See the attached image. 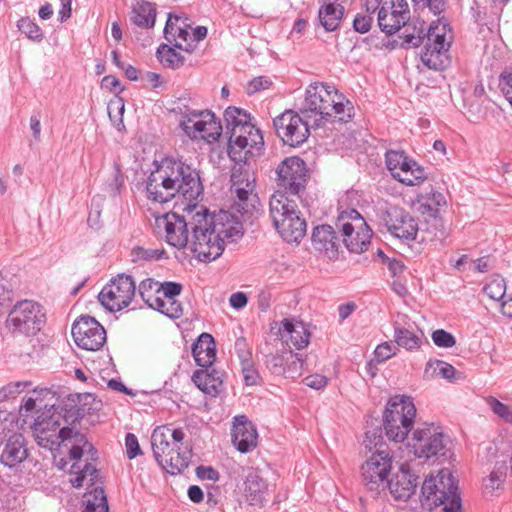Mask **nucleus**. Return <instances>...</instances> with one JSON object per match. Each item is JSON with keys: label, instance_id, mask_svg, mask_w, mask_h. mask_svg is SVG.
Wrapping results in <instances>:
<instances>
[{"label": "nucleus", "instance_id": "obj_1", "mask_svg": "<svg viewBox=\"0 0 512 512\" xmlns=\"http://www.w3.org/2000/svg\"><path fill=\"white\" fill-rule=\"evenodd\" d=\"M146 198L164 204L174 198H183L188 207H195L203 193L199 172L180 159L165 157L153 162V169L145 180Z\"/></svg>", "mask_w": 512, "mask_h": 512}, {"label": "nucleus", "instance_id": "obj_2", "mask_svg": "<svg viewBox=\"0 0 512 512\" xmlns=\"http://www.w3.org/2000/svg\"><path fill=\"white\" fill-rule=\"evenodd\" d=\"M243 234V225L233 214L224 210L209 214L201 206L194 212L187 248L196 259L208 263L222 255L226 243L236 242Z\"/></svg>", "mask_w": 512, "mask_h": 512}, {"label": "nucleus", "instance_id": "obj_3", "mask_svg": "<svg viewBox=\"0 0 512 512\" xmlns=\"http://www.w3.org/2000/svg\"><path fill=\"white\" fill-rule=\"evenodd\" d=\"M424 21L416 20L406 23L403 32V42L400 47L408 49L419 47L424 40V50L420 55L422 63L434 71L443 70L448 61V51L451 47L452 36L450 25L446 18L440 17L433 21L425 32Z\"/></svg>", "mask_w": 512, "mask_h": 512}, {"label": "nucleus", "instance_id": "obj_4", "mask_svg": "<svg viewBox=\"0 0 512 512\" xmlns=\"http://www.w3.org/2000/svg\"><path fill=\"white\" fill-rule=\"evenodd\" d=\"M421 503L429 509L443 506L444 512H462L460 494L450 470L442 469L436 477L425 479L421 487Z\"/></svg>", "mask_w": 512, "mask_h": 512}, {"label": "nucleus", "instance_id": "obj_5", "mask_svg": "<svg viewBox=\"0 0 512 512\" xmlns=\"http://www.w3.org/2000/svg\"><path fill=\"white\" fill-rule=\"evenodd\" d=\"M416 416V408L408 396L392 397L383 414V428L390 441L402 442L410 432Z\"/></svg>", "mask_w": 512, "mask_h": 512}, {"label": "nucleus", "instance_id": "obj_6", "mask_svg": "<svg viewBox=\"0 0 512 512\" xmlns=\"http://www.w3.org/2000/svg\"><path fill=\"white\" fill-rule=\"evenodd\" d=\"M151 444L157 462L164 468H169L172 475L183 472L189 466L192 456L191 448L185 446L184 450H181V447L176 449L163 427L153 431Z\"/></svg>", "mask_w": 512, "mask_h": 512}, {"label": "nucleus", "instance_id": "obj_7", "mask_svg": "<svg viewBox=\"0 0 512 512\" xmlns=\"http://www.w3.org/2000/svg\"><path fill=\"white\" fill-rule=\"evenodd\" d=\"M46 321L42 306L31 300L18 302L9 312L7 325L14 333L31 336L37 334Z\"/></svg>", "mask_w": 512, "mask_h": 512}, {"label": "nucleus", "instance_id": "obj_8", "mask_svg": "<svg viewBox=\"0 0 512 512\" xmlns=\"http://www.w3.org/2000/svg\"><path fill=\"white\" fill-rule=\"evenodd\" d=\"M447 443L448 438L445 437L440 427L425 423L413 432L411 443L408 445L413 449L416 457L431 459L445 457Z\"/></svg>", "mask_w": 512, "mask_h": 512}, {"label": "nucleus", "instance_id": "obj_9", "mask_svg": "<svg viewBox=\"0 0 512 512\" xmlns=\"http://www.w3.org/2000/svg\"><path fill=\"white\" fill-rule=\"evenodd\" d=\"M198 202L195 203V207L189 208L188 202L183 208V211L187 212V215H179L176 212H169L164 214L161 218L156 220L158 228H163L165 231L166 242L177 248H186L189 244L191 236V222L193 221V211L199 210Z\"/></svg>", "mask_w": 512, "mask_h": 512}, {"label": "nucleus", "instance_id": "obj_10", "mask_svg": "<svg viewBox=\"0 0 512 512\" xmlns=\"http://www.w3.org/2000/svg\"><path fill=\"white\" fill-rule=\"evenodd\" d=\"M136 293V284L130 275L119 274L111 279L98 294L101 305L110 312H118L130 305Z\"/></svg>", "mask_w": 512, "mask_h": 512}, {"label": "nucleus", "instance_id": "obj_11", "mask_svg": "<svg viewBox=\"0 0 512 512\" xmlns=\"http://www.w3.org/2000/svg\"><path fill=\"white\" fill-rule=\"evenodd\" d=\"M276 174L277 185L281 191L301 198L309 179V171L304 160L297 156L287 157L278 165Z\"/></svg>", "mask_w": 512, "mask_h": 512}, {"label": "nucleus", "instance_id": "obj_12", "mask_svg": "<svg viewBox=\"0 0 512 512\" xmlns=\"http://www.w3.org/2000/svg\"><path fill=\"white\" fill-rule=\"evenodd\" d=\"M392 469V457L387 451H377L362 465V483L371 494L377 497L386 489L388 475Z\"/></svg>", "mask_w": 512, "mask_h": 512}, {"label": "nucleus", "instance_id": "obj_13", "mask_svg": "<svg viewBox=\"0 0 512 512\" xmlns=\"http://www.w3.org/2000/svg\"><path fill=\"white\" fill-rule=\"evenodd\" d=\"M335 87L325 85L322 83H315L308 87L303 104L300 108V113L305 118H311L314 115H319L320 118L315 120V125L320 126L322 121H329L332 118L331 103H334L332 98Z\"/></svg>", "mask_w": 512, "mask_h": 512}, {"label": "nucleus", "instance_id": "obj_14", "mask_svg": "<svg viewBox=\"0 0 512 512\" xmlns=\"http://www.w3.org/2000/svg\"><path fill=\"white\" fill-rule=\"evenodd\" d=\"M264 145L263 135L251 120L238 130L231 132L228 138V154L235 162H246L253 149L260 150Z\"/></svg>", "mask_w": 512, "mask_h": 512}, {"label": "nucleus", "instance_id": "obj_15", "mask_svg": "<svg viewBox=\"0 0 512 512\" xmlns=\"http://www.w3.org/2000/svg\"><path fill=\"white\" fill-rule=\"evenodd\" d=\"M273 127L282 142L291 147L301 146L310 135L307 121L293 110H285L275 117Z\"/></svg>", "mask_w": 512, "mask_h": 512}, {"label": "nucleus", "instance_id": "obj_16", "mask_svg": "<svg viewBox=\"0 0 512 512\" xmlns=\"http://www.w3.org/2000/svg\"><path fill=\"white\" fill-rule=\"evenodd\" d=\"M385 162L393 178L407 186L419 185L427 178L424 168L404 151L388 150Z\"/></svg>", "mask_w": 512, "mask_h": 512}, {"label": "nucleus", "instance_id": "obj_17", "mask_svg": "<svg viewBox=\"0 0 512 512\" xmlns=\"http://www.w3.org/2000/svg\"><path fill=\"white\" fill-rule=\"evenodd\" d=\"M60 418L61 412L53 413L34 424L36 441L41 447L55 450L62 444L68 445L75 431L70 427H60Z\"/></svg>", "mask_w": 512, "mask_h": 512}, {"label": "nucleus", "instance_id": "obj_18", "mask_svg": "<svg viewBox=\"0 0 512 512\" xmlns=\"http://www.w3.org/2000/svg\"><path fill=\"white\" fill-rule=\"evenodd\" d=\"M254 180H249L247 173L234 168L231 174V192L235 194L232 209L241 215H251L257 210L260 202L254 193Z\"/></svg>", "mask_w": 512, "mask_h": 512}, {"label": "nucleus", "instance_id": "obj_19", "mask_svg": "<svg viewBox=\"0 0 512 512\" xmlns=\"http://www.w3.org/2000/svg\"><path fill=\"white\" fill-rule=\"evenodd\" d=\"M71 333L76 345L88 351H97L106 342L104 327L88 315H82L74 321Z\"/></svg>", "mask_w": 512, "mask_h": 512}, {"label": "nucleus", "instance_id": "obj_20", "mask_svg": "<svg viewBox=\"0 0 512 512\" xmlns=\"http://www.w3.org/2000/svg\"><path fill=\"white\" fill-rule=\"evenodd\" d=\"M381 219L391 235L405 241L416 240L418 222L404 208L390 205L382 212Z\"/></svg>", "mask_w": 512, "mask_h": 512}, {"label": "nucleus", "instance_id": "obj_21", "mask_svg": "<svg viewBox=\"0 0 512 512\" xmlns=\"http://www.w3.org/2000/svg\"><path fill=\"white\" fill-rule=\"evenodd\" d=\"M244 496L251 506L262 507L268 502L270 496V486L267 480L262 476L261 471L255 468L243 469Z\"/></svg>", "mask_w": 512, "mask_h": 512}, {"label": "nucleus", "instance_id": "obj_22", "mask_svg": "<svg viewBox=\"0 0 512 512\" xmlns=\"http://www.w3.org/2000/svg\"><path fill=\"white\" fill-rule=\"evenodd\" d=\"M231 435L232 443L241 453H247L257 446L256 427L244 415L235 417Z\"/></svg>", "mask_w": 512, "mask_h": 512}, {"label": "nucleus", "instance_id": "obj_23", "mask_svg": "<svg viewBox=\"0 0 512 512\" xmlns=\"http://www.w3.org/2000/svg\"><path fill=\"white\" fill-rule=\"evenodd\" d=\"M418 477L411 473L407 464H402L398 473H396L387 483L395 500L407 501L414 493L417 487Z\"/></svg>", "mask_w": 512, "mask_h": 512}, {"label": "nucleus", "instance_id": "obj_24", "mask_svg": "<svg viewBox=\"0 0 512 512\" xmlns=\"http://www.w3.org/2000/svg\"><path fill=\"white\" fill-rule=\"evenodd\" d=\"M311 241L315 250L324 253L330 259H334L338 256V249L342 240L331 225L323 224L313 229Z\"/></svg>", "mask_w": 512, "mask_h": 512}, {"label": "nucleus", "instance_id": "obj_25", "mask_svg": "<svg viewBox=\"0 0 512 512\" xmlns=\"http://www.w3.org/2000/svg\"><path fill=\"white\" fill-rule=\"evenodd\" d=\"M300 198L293 197L290 193L278 190L270 198L269 209L273 224H277L298 212L297 200Z\"/></svg>", "mask_w": 512, "mask_h": 512}, {"label": "nucleus", "instance_id": "obj_26", "mask_svg": "<svg viewBox=\"0 0 512 512\" xmlns=\"http://www.w3.org/2000/svg\"><path fill=\"white\" fill-rule=\"evenodd\" d=\"M279 334L286 344L300 350L305 348L310 341V332L303 322H294L292 319H284L279 328Z\"/></svg>", "mask_w": 512, "mask_h": 512}, {"label": "nucleus", "instance_id": "obj_27", "mask_svg": "<svg viewBox=\"0 0 512 512\" xmlns=\"http://www.w3.org/2000/svg\"><path fill=\"white\" fill-rule=\"evenodd\" d=\"M28 457L26 441L22 434L16 433L8 438L0 456V462L14 468Z\"/></svg>", "mask_w": 512, "mask_h": 512}, {"label": "nucleus", "instance_id": "obj_28", "mask_svg": "<svg viewBox=\"0 0 512 512\" xmlns=\"http://www.w3.org/2000/svg\"><path fill=\"white\" fill-rule=\"evenodd\" d=\"M364 226V231L355 232L354 227L351 223H343L342 224V241L346 248L352 253H361L367 250L368 245L370 244V239L372 235L371 229L364 222L362 223Z\"/></svg>", "mask_w": 512, "mask_h": 512}, {"label": "nucleus", "instance_id": "obj_29", "mask_svg": "<svg viewBox=\"0 0 512 512\" xmlns=\"http://www.w3.org/2000/svg\"><path fill=\"white\" fill-rule=\"evenodd\" d=\"M192 381L205 394L217 396L223 389V373L216 369L196 370L193 373Z\"/></svg>", "mask_w": 512, "mask_h": 512}, {"label": "nucleus", "instance_id": "obj_30", "mask_svg": "<svg viewBox=\"0 0 512 512\" xmlns=\"http://www.w3.org/2000/svg\"><path fill=\"white\" fill-rule=\"evenodd\" d=\"M274 227L288 243H299L307 231L306 221L300 212L275 224Z\"/></svg>", "mask_w": 512, "mask_h": 512}, {"label": "nucleus", "instance_id": "obj_31", "mask_svg": "<svg viewBox=\"0 0 512 512\" xmlns=\"http://www.w3.org/2000/svg\"><path fill=\"white\" fill-rule=\"evenodd\" d=\"M192 354L198 366L210 367L216 360L214 338L208 333H202L192 345Z\"/></svg>", "mask_w": 512, "mask_h": 512}, {"label": "nucleus", "instance_id": "obj_32", "mask_svg": "<svg viewBox=\"0 0 512 512\" xmlns=\"http://www.w3.org/2000/svg\"><path fill=\"white\" fill-rule=\"evenodd\" d=\"M187 18L181 16L169 14L165 28L164 37L165 39L176 48V44L183 43L187 44L190 41V28L187 24Z\"/></svg>", "mask_w": 512, "mask_h": 512}, {"label": "nucleus", "instance_id": "obj_33", "mask_svg": "<svg viewBox=\"0 0 512 512\" xmlns=\"http://www.w3.org/2000/svg\"><path fill=\"white\" fill-rule=\"evenodd\" d=\"M338 0H324L318 10V19L321 26L327 32L337 30L344 15V7L337 3Z\"/></svg>", "mask_w": 512, "mask_h": 512}, {"label": "nucleus", "instance_id": "obj_34", "mask_svg": "<svg viewBox=\"0 0 512 512\" xmlns=\"http://www.w3.org/2000/svg\"><path fill=\"white\" fill-rule=\"evenodd\" d=\"M378 27L387 35H393L398 32L402 26H405L409 19L401 14L400 11L390 9L385 5L381 6L377 12Z\"/></svg>", "mask_w": 512, "mask_h": 512}, {"label": "nucleus", "instance_id": "obj_35", "mask_svg": "<svg viewBox=\"0 0 512 512\" xmlns=\"http://www.w3.org/2000/svg\"><path fill=\"white\" fill-rule=\"evenodd\" d=\"M156 9L149 2L137 3L133 7L130 20L133 24L141 28H152L155 24Z\"/></svg>", "mask_w": 512, "mask_h": 512}, {"label": "nucleus", "instance_id": "obj_36", "mask_svg": "<svg viewBox=\"0 0 512 512\" xmlns=\"http://www.w3.org/2000/svg\"><path fill=\"white\" fill-rule=\"evenodd\" d=\"M194 111L186 109L180 121V126L190 138H198L199 135L202 137L209 122L205 117H194L192 115Z\"/></svg>", "mask_w": 512, "mask_h": 512}, {"label": "nucleus", "instance_id": "obj_37", "mask_svg": "<svg viewBox=\"0 0 512 512\" xmlns=\"http://www.w3.org/2000/svg\"><path fill=\"white\" fill-rule=\"evenodd\" d=\"M68 444L71 446L69 449L70 459L79 460L85 452L91 455V460L96 459L97 450L79 431H75Z\"/></svg>", "mask_w": 512, "mask_h": 512}, {"label": "nucleus", "instance_id": "obj_38", "mask_svg": "<svg viewBox=\"0 0 512 512\" xmlns=\"http://www.w3.org/2000/svg\"><path fill=\"white\" fill-rule=\"evenodd\" d=\"M83 512H108V501L104 489L96 487L83 496Z\"/></svg>", "mask_w": 512, "mask_h": 512}, {"label": "nucleus", "instance_id": "obj_39", "mask_svg": "<svg viewBox=\"0 0 512 512\" xmlns=\"http://www.w3.org/2000/svg\"><path fill=\"white\" fill-rule=\"evenodd\" d=\"M224 120L226 123V134L231 136V132L238 130L251 120V116L245 110L230 106L224 112Z\"/></svg>", "mask_w": 512, "mask_h": 512}, {"label": "nucleus", "instance_id": "obj_40", "mask_svg": "<svg viewBox=\"0 0 512 512\" xmlns=\"http://www.w3.org/2000/svg\"><path fill=\"white\" fill-rule=\"evenodd\" d=\"M422 336L415 334L407 328L394 326V339L398 346L405 348L406 350L419 349L422 344Z\"/></svg>", "mask_w": 512, "mask_h": 512}, {"label": "nucleus", "instance_id": "obj_41", "mask_svg": "<svg viewBox=\"0 0 512 512\" xmlns=\"http://www.w3.org/2000/svg\"><path fill=\"white\" fill-rule=\"evenodd\" d=\"M156 54L159 61L167 68L175 70L184 65V57L176 52L171 44H161Z\"/></svg>", "mask_w": 512, "mask_h": 512}, {"label": "nucleus", "instance_id": "obj_42", "mask_svg": "<svg viewBox=\"0 0 512 512\" xmlns=\"http://www.w3.org/2000/svg\"><path fill=\"white\" fill-rule=\"evenodd\" d=\"M332 98L334 100V103H331V113L332 118H338V121L340 122H347L352 117V110L353 106L351 105L349 100H346L344 95L341 93H338V91L335 89L332 95Z\"/></svg>", "mask_w": 512, "mask_h": 512}, {"label": "nucleus", "instance_id": "obj_43", "mask_svg": "<svg viewBox=\"0 0 512 512\" xmlns=\"http://www.w3.org/2000/svg\"><path fill=\"white\" fill-rule=\"evenodd\" d=\"M194 117H205L209 120L208 125L206 126L205 134L202 135V138L207 140L208 142L217 141L223 131L221 122L216 118L215 114L211 111H194L192 114Z\"/></svg>", "mask_w": 512, "mask_h": 512}, {"label": "nucleus", "instance_id": "obj_44", "mask_svg": "<svg viewBox=\"0 0 512 512\" xmlns=\"http://www.w3.org/2000/svg\"><path fill=\"white\" fill-rule=\"evenodd\" d=\"M419 203L423 209L427 210L430 215L433 216L435 224L440 223V220L435 216V214L438 212V208L445 203L442 193L433 191L431 188L430 192L419 196Z\"/></svg>", "mask_w": 512, "mask_h": 512}, {"label": "nucleus", "instance_id": "obj_45", "mask_svg": "<svg viewBox=\"0 0 512 512\" xmlns=\"http://www.w3.org/2000/svg\"><path fill=\"white\" fill-rule=\"evenodd\" d=\"M287 362L285 363V373L282 376L295 379L301 376L304 370H307L305 361L300 354H293L291 350L286 352Z\"/></svg>", "mask_w": 512, "mask_h": 512}, {"label": "nucleus", "instance_id": "obj_46", "mask_svg": "<svg viewBox=\"0 0 512 512\" xmlns=\"http://www.w3.org/2000/svg\"><path fill=\"white\" fill-rule=\"evenodd\" d=\"M17 27L21 33L33 41L40 42L44 38L41 28L28 17L21 18L17 23Z\"/></svg>", "mask_w": 512, "mask_h": 512}, {"label": "nucleus", "instance_id": "obj_47", "mask_svg": "<svg viewBox=\"0 0 512 512\" xmlns=\"http://www.w3.org/2000/svg\"><path fill=\"white\" fill-rule=\"evenodd\" d=\"M164 254V250L146 249L141 246H136L131 250V259L134 263L141 261L159 260L163 257Z\"/></svg>", "mask_w": 512, "mask_h": 512}, {"label": "nucleus", "instance_id": "obj_48", "mask_svg": "<svg viewBox=\"0 0 512 512\" xmlns=\"http://www.w3.org/2000/svg\"><path fill=\"white\" fill-rule=\"evenodd\" d=\"M415 9L428 8L435 15L440 16L448 7V0H411Z\"/></svg>", "mask_w": 512, "mask_h": 512}, {"label": "nucleus", "instance_id": "obj_49", "mask_svg": "<svg viewBox=\"0 0 512 512\" xmlns=\"http://www.w3.org/2000/svg\"><path fill=\"white\" fill-rule=\"evenodd\" d=\"M485 294L493 300H503L506 293V284L503 278H495L484 287Z\"/></svg>", "mask_w": 512, "mask_h": 512}, {"label": "nucleus", "instance_id": "obj_50", "mask_svg": "<svg viewBox=\"0 0 512 512\" xmlns=\"http://www.w3.org/2000/svg\"><path fill=\"white\" fill-rule=\"evenodd\" d=\"M207 33L208 30L205 26H197L194 29L193 34L190 35V41L187 42V44H176V48L188 53H192L196 49L197 43L206 38Z\"/></svg>", "mask_w": 512, "mask_h": 512}, {"label": "nucleus", "instance_id": "obj_51", "mask_svg": "<svg viewBox=\"0 0 512 512\" xmlns=\"http://www.w3.org/2000/svg\"><path fill=\"white\" fill-rule=\"evenodd\" d=\"M286 362V352H284L283 354L267 355L265 360L266 367L274 375H282L283 373H285Z\"/></svg>", "mask_w": 512, "mask_h": 512}, {"label": "nucleus", "instance_id": "obj_52", "mask_svg": "<svg viewBox=\"0 0 512 512\" xmlns=\"http://www.w3.org/2000/svg\"><path fill=\"white\" fill-rule=\"evenodd\" d=\"M30 385L31 382L28 381H17L7 384L0 389V401H6L10 398H14Z\"/></svg>", "mask_w": 512, "mask_h": 512}, {"label": "nucleus", "instance_id": "obj_53", "mask_svg": "<svg viewBox=\"0 0 512 512\" xmlns=\"http://www.w3.org/2000/svg\"><path fill=\"white\" fill-rule=\"evenodd\" d=\"M235 351L240 360V365H248L250 362H253L251 349L244 337L236 339Z\"/></svg>", "mask_w": 512, "mask_h": 512}, {"label": "nucleus", "instance_id": "obj_54", "mask_svg": "<svg viewBox=\"0 0 512 512\" xmlns=\"http://www.w3.org/2000/svg\"><path fill=\"white\" fill-rule=\"evenodd\" d=\"M434 344L441 348H451L456 344L455 337L444 329H437L432 333Z\"/></svg>", "mask_w": 512, "mask_h": 512}, {"label": "nucleus", "instance_id": "obj_55", "mask_svg": "<svg viewBox=\"0 0 512 512\" xmlns=\"http://www.w3.org/2000/svg\"><path fill=\"white\" fill-rule=\"evenodd\" d=\"M433 365H435L434 372L440 377L449 381L454 378L456 369L451 364L441 360L430 361L427 364L428 367H432Z\"/></svg>", "mask_w": 512, "mask_h": 512}, {"label": "nucleus", "instance_id": "obj_56", "mask_svg": "<svg viewBox=\"0 0 512 512\" xmlns=\"http://www.w3.org/2000/svg\"><path fill=\"white\" fill-rule=\"evenodd\" d=\"M273 82L268 76H258L248 82L246 92L248 95H253L261 90L269 89Z\"/></svg>", "mask_w": 512, "mask_h": 512}, {"label": "nucleus", "instance_id": "obj_57", "mask_svg": "<svg viewBox=\"0 0 512 512\" xmlns=\"http://www.w3.org/2000/svg\"><path fill=\"white\" fill-rule=\"evenodd\" d=\"M182 285L177 282H164L160 283L159 288L156 289L157 294H162L165 299H172L180 295Z\"/></svg>", "mask_w": 512, "mask_h": 512}, {"label": "nucleus", "instance_id": "obj_58", "mask_svg": "<svg viewBox=\"0 0 512 512\" xmlns=\"http://www.w3.org/2000/svg\"><path fill=\"white\" fill-rule=\"evenodd\" d=\"M374 21V17L369 14L358 13L353 20V28L356 32L364 34L367 33Z\"/></svg>", "mask_w": 512, "mask_h": 512}, {"label": "nucleus", "instance_id": "obj_59", "mask_svg": "<svg viewBox=\"0 0 512 512\" xmlns=\"http://www.w3.org/2000/svg\"><path fill=\"white\" fill-rule=\"evenodd\" d=\"M396 349L397 348L392 344V342L379 344L374 351L375 360L378 363H382L390 359L396 354Z\"/></svg>", "mask_w": 512, "mask_h": 512}, {"label": "nucleus", "instance_id": "obj_60", "mask_svg": "<svg viewBox=\"0 0 512 512\" xmlns=\"http://www.w3.org/2000/svg\"><path fill=\"white\" fill-rule=\"evenodd\" d=\"M125 447H126L127 457L129 459H134L138 455L142 454L141 448L138 443V439L133 433L126 434Z\"/></svg>", "mask_w": 512, "mask_h": 512}, {"label": "nucleus", "instance_id": "obj_61", "mask_svg": "<svg viewBox=\"0 0 512 512\" xmlns=\"http://www.w3.org/2000/svg\"><path fill=\"white\" fill-rule=\"evenodd\" d=\"M244 382L248 386L257 385L260 379L258 371L254 367V361L248 365H241Z\"/></svg>", "mask_w": 512, "mask_h": 512}, {"label": "nucleus", "instance_id": "obj_62", "mask_svg": "<svg viewBox=\"0 0 512 512\" xmlns=\"http://www.w3.org/2000/svg\"><path fill=\"white\" fill-rule=\"evenodd\" d=\"M124 184V177L120 171L119 165L114 166L112 180L108 183V191L111 195L116 196L120 193V189Z\"/></svg>", "mask_w": 512, "mask_h": 512}, {"label": "nucleus", "instance_id": "obj_63", "mask_svg": "<svg viewBox=\"0 0 512 512\" xmlns=\"http://www.w3.org/2000/svg\"><path fill=\"white\" fill-rule=\"evenodd\" d=\"M165 315L172 318L178 319L183 315V307L181 303L175 298L165 299Z\"/></svg>", "mask_w": 512, "mask_h": 512}, {"label": "nucleus", "instance_id": "obj_64", "mask_svg": "<svg viewBox=\"0 0 512 512\" xmlns=\"http://www.w3.org/2000/svg\"><path fill=\"white\" fill-rule=\"evenodd\" d=\"M490 405L495 414L507 421L512 420V412L507 405L494 398L491 400Z\"/></svg>", "mask_w": 512, "mask_h": 512}]
</instances>
